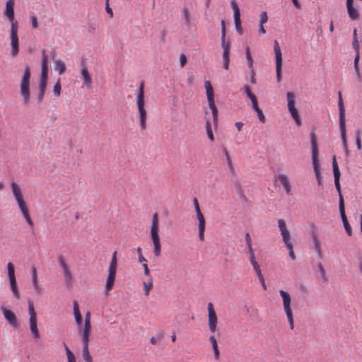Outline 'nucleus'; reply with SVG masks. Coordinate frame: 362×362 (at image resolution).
I'll return each instance as SVG.
<instances>
[{
	"label": "nucleus",
	"instance_id": "nucleus-45",
	"mask_svg": "<svg viewBox=\"0 0 362 362\" xmlns=\"http://www.w3.org/2000/svg\"><path fill=\"white\" fill-rule=\"evenodd\" d=\"M89 337L90 334H82L83 349H89Z\"/></svg>",
	"mask_w": 362,
	"mask_h": 362
},
{
	"label": "nucleus",
	"instance_id": "nucleus-58",
	"mask_svg": "<svg viewBox=\"0 0 362 362\" xmlns=\"http://www.w3.org/2000/svg\"><path fill=\"white\" fill-rule=\"evenodd\" d=\"M226 38V26L224 21H221V39Z\"/></svg>",
	"mask_w": 362,
	"mask_h": 362
},
{
	"label": "nucleus",
	"instance_id": "nucleus-47",
	"mask_svg": "<svg viewBox=\"0 0 362 362\" xmlns=\"http://www.w3.org/2000/svg\"><path fill=\"white\" fill-rule=\"evenodd\" d=\"M352 47L356 53H360V45L358 38L353 39Z\"/></svg>",
	"mask_w": 362,
	"mask_h": 362
},
{
	"label": "nucleus",
	"instance_id": "nucleus-18",
	"mask_svg": "<svg viewBox=\"0 0 362 362\" xmlns=\"http://www.w3.org/2000/svg\"><path fill=\"white\" fill-rule=\"evenodd\" d=\"M81 80L83 82V87L85 88L89 89L92 88V78L88 68L85 66H83L81 68Z\"/></svg>",
	"mask_w": 362,
	"mask_h": 362
},
{
	"label": "nucleus",
	"instance_id": "nucleus-49",
	"mask_svg": "<svg viewBox=\"0 0 362 362\" xmlns=\"http://www.w3.org/2000/svg\"><path fill=\"white\" fill-rule=\"evenodd\" d=\"M257 28V33L259 36H263L266 34L267 30L264 28V25L258 23Z\"/></svg>",
	"mask_w": 362,
	"mask_h": 362
},
{
	"label": "nucleus",
	"instance_id": "nucleus-3",
	"mask_svg": "<svg viewBox=\"0 0 362 362\" xmlns=\"http://www.w3.org/2000/svg\"><path fill=\"white\" fill-rule=\"evenodd\" d=\"M310 143H311V148H312V163L313 166V170L315 172V175L317 181L318 185H321L322 184V175H321V170L320 165L319 161V153L317 145V136L314 132L310 134Z\"/></svg>",
	"mask_w": 362,
	"mask_h": 362
},
{
	"label": "nucleus",
	"instance_id": "nucleus-60",
	"mask_svg": "<svg viewBox=\"0 0 362 362\" xmlns=\"http://www.w3.org/2000/svg\"><path fill=\"white\" fill-rule=\"evenodd\" d=\"M339 211H345L344 200H343V198L341 194H340L339 202Z\"/></svg>",
	"mask_w": 362,
	"mask_h": 362
},
{
	"label": "nucleus",
	"instance_id": "nucleus-16",
	"mask_svg": "<svg viewBox=\"0 0 362 362\" xmlns=\"http://www.w3.org/2000/svg\"><path fill=\"white\" fill-rule=\"evenodd\" d=\"M209 330L214 333L217 326V317L211 303L207 305Z\"/></svg>",
	"mask_w": 362,
	"mask_h": 362
},
{
	"label": "nucleus",
	"instance_id": "nucleus-1",
	"mask_svg": "<svg viewBox=\"0 0 362 362\" xmlns=\"http://www.w3.org/2000/svg\"><path fill=\"white\" fill-rule=\"evenodd\" d=\"M14 0H7L4 10V16L11 24L9 38L11 47V53L13 57L18 55L19 52V41L18 37V22L14 16Z\"/></svg>",
	"mask_w": 362,
	"mask_h": 362
},
{
	"label": "nucleus",
	"instance_id": "nucleus-40",
	"mask_svg": "<svg viewBox=\"0 0 362 362\" xmlns=\"http://www.w3.org/2000/svg\"><path fill=\"white\" fill-rule=\"evenodd\" d=\"M82 356L86 362H93V358L90 354L89 349H82Z\"/></svg>",
	"mask_w": 362,
	"mask_h": 362
},
{
	"label": "nucleus",
	"instance_id": "nucleus-6",
	"mask_svg": "<svg viewBox=\"0 0 362 362\" xmlns=\"http://www.w3.org/2000/svg\"><path fill=\"white\" fill-rule=\"evenodd\" d=\"M338 106L339 111V128L341 132V137L342 141V145L346 153H348L347 141L346 136V122H345V108L344 106L341 92H338Z\"/></svg>",
	"mask_w": 362,
	"mask_h": 362
},
{
	"label": "nucleus",
	"instance_id": "nucleus-23",
	"mask_svg": "<svg viewBox=\"0 0 362 362\" xmlns=\"http://www.w3.org/2000/svg\"><path fill=\"white\" fill-rule=\"evenodd\" d=\"M116 271L108 270V276L106 280L105 289V291L106 293L111 290L114 285V282L115 280Z\"/></svg>",
	"mask_w": 362,
	"mask_h": 362
},
{
	"label": "nucleus",
	"instance_id": "nucleus-48",
	"mask_svg": "<svg viewBox=\"0 0 362 362\" xmlns=\"http://www.w3.org/2000/svg\"><path fill=\"white\" fill-rule=\"evenodd\" d=\"M317 268H318V270L320 273V275H321V277L322 279L324 280V281H327V276H326V274H325V271L323 268V266L321 263H319L317 264Z\"/></svg>",
	"mask_w": 362,
	"mask_h": 362
},
{
	"label": "nucleus",
	"instance_id": "nucleus-30",
	"mask_svg": "<svg viewBox=\"0 0 362 362\" xmlns=\"http://www.w3.org/2000/svg\"><path fill=\"white\" fill-rule=\"evenodd\" d=\"M245 56H246V59L247 62L248 68L250 69V72H253V68H254L253 59L252 57L250 50L248 47H247L245 48Z\"/></svg>",
	"mask_w": 362,
	"mask_h": 362
},
{
	"label": "nucleus",
	"instance_id": "nucleus-53",
	"mask_svg": "<svg viewBox=\"0 0 362 362\" xmlns=\"http://www.w3.org/2000/svg\"><path fill=\"white\" fill-rule=\"evenodd\" d=\"M356 144L357 148L358 150H360L361 148V137H360L359 130H358L356 132Z\"/></svg>",
	"mask_w": 362,
	"mask_h": 362
},
{
	"label": "nucleus",
	"instance_id": "nucleus-21",
	"mask_svg": "<svg viewBox=\"0 0 362 362\" xmlns=\"http://www.w3.org/2000/svg\"><path fill=\"white\" fill-rule=\"evenodd\" d=\"M30 71L28 66L25 69L23 76H22L21 88V90H28L30 85Z\"/></svg>",
	"mask_w": 362,
	"mask_h": 362
},
{
	"label": "nucleus",
	"instance_id": "nucleus-9",
	"mask_svg": "<svg viewBox=\"0 0 362 362\" xmlns=\"http://www.w3.org/2000/svg\"><path fill=\"white\" fill-rule=\"evenodd\" d=\"M28 313L30 315L29 325L33 337L37 340L40 338V332L37 325V317L32 301L28 300Z\"/></svg>",
	"mask_w": 362,
	"mask_h": 362
},
{
	"label": "nucleus",
	"instance_id": "nucleus-56",
	"mask_svg": "<svg viewBox=\"0 0 362 362\" xmlns=\"http://www.w3.org/2000/svg\"><path fill=\"white\" fill-rule=\"evenodd\" d=\"M248 252L250 253V262H255V255L252 247H250V248H248Z\"/></svg>",
	"mask_w": 362,
	"mask_h": 362
},
{
	"label": "nucleus",
	"instance_id": "nucleus-31",
	"mask_svg": "<svg viewBox=\"0 0 362 362\" xmlns=\"http://www.w3.org/2000/svg\"><path fill=\"white\" fill-rule=\"evenodd\" d=\"M221 47L223 49V55L229 56L230 55V44L229 41H227L225 39H221Z\"/></svg>",
	"mask_w": 362,
	"mask_h": 362
},
{
	"label": "nucleus",
	"instance_id": "nucleus-37",
	"mask_svg": "<svg viewBox=\"0 0 362 362\" xmlns=\"http://www.w3.org/2000/svg\"><path fill=\"white\" fill-rule=\"evenodd\" d=\"M117 252L115 251L112 254V259L109 265L108 270L117 271Z\"/></svg>",
	"mask_w": 362,
	"mask_h": 362
},
{
	"label": "nucleus",
	"instance_id": "nucleus-33",
	"mask_svg": "<svg viewBox=\"0 0 362 362\" xmlns=\"http://www.w3.org/2000/svg\"><path fill=\"white\" fill-rule=\"evenodd\" d=\"M45 92H32L33 98L32 100V103L40 104L44 98Z\"/></svg>",
	"mask_w": 362,
	"mask_h": 362
},
{
	"label": "nucleus",
	"instance_id": "nucleus-52",
	"mask_svg": "<svg viewBox=\"0 0 362 362\" xmlns=\"http://www.w3.org/2000/svg\"><path fill=\"white\" fill-rule=\"evenodd\" d=\"M209 341L211 343V345H212V348H213V350H215L216 349H218V344H217V341L216 339V338L214 337V336H211L209 337Z\"/></svg>",
	"mask_w": 362,
	"mask_h": 362
},
{
	"label": "nucleus",
	"instance_id": "nucleus-46",
	"mask_svg": "<svg viewBox=\"0 0 362 362\" xmlns=\"http://www.w3.org/2000/svg\"><path fill=\"white\" fill-rule=\"evenodd\" d=\"M254 111L256 112L259 119L262 122H265V116H264L262 110L259 107H257V108L255 109Z\"/></svg>",
	"mask_w": 362,
	"mask_h": 362
},
{
	"label": "nucleus",
	"instance_id": "nucleus-42",
	"mask_svg": "<svg viewBox=\"0 0 362 362\" xmlns=\"http://www.w3.org/2000/svg\"><path fill=\"white\" fill-rule=\"evenodd\" d=\"M82 334H90L91 332V323L84 322L83 327L80 329Z\"/></svg>",
	"mask_w": 362,
	"mask_h": 362
},
{
	"label": "nucleus",
	"instance_id": "nucleus-8",
	"mask_svg": "<svg viewBox=\"0 0 362 362\" xmlns=\"http://www.w3.org/2000/svg\"><path fill=\"white\" fill-rule=\"evenodd\" d=\"M279 294H280L281 297L282 298L284 310L286 317L288 318V321L289 322L290 327L291 329H293L294 324H293V312H292V310L291 308V296L287 291H286L284 290H280Z\"/></svg>",
	"mask_w": 362,
	"mask_h": 362
},
{
	"label": "nucleus",
	"instance_id": "nucleus-19",
	"mask_svg": "<svg viewBox=\"0 0 362 362\" xmlns=\"http://www.w3.org/2000/svg\"><path fill=\"white\" fill-rule=\"evenodd\" d=\"M332 168H333V173H334V185L340 195L341 194V188H340V183H339L340 172H339V169L338 168L337 163L335 156H334L332 157Z\"/></svg>",
	"mask_w": 362,
	"mask_h": 362
},
{
	"label": "nucleus",
	"instance_id": "nucleus-41",
	"mask_svg": "<svg viewBox=\"0 0 362 362\" xmlns=\"http://www.w3.org/2000/svg\"><path fill=\"white\" fill-rule=\"evenodd\" d=\"M206 133H207L208 138L211 141H213L214 140V135H213V133H212L211 126V123H210L209 120H206Z\"/></svg>",
	"mask_w": 362,
	"mask_h": 362
},
{
	"label": "nucleus",
	"instance_id": "nucleus-28",
	"mask_svg": "<svg viewBox=\"0 0 362 362\" xmlns=\"http://www.w3.org/2000/svg\"><path fill=\"white\" fill-rule=\"evenodd\" d=\"M9 285H10L11 291V292L13 293V297L16 299H18V300L20 299L21 298V293H20V292L18 291V288L16 280L10 281H9Z\"/></svg>",
	"mask_w": 362,
	"mask_h": 362
},
{
	"label": "nucleus",
	"instance_id": "nucleus-64",
	"mask_svg": "<svg viewBox=\"0 0 362 362\" xmlns=\"http://www.w3.org/2000/svg\"><path fill=\"white\" fill-rule=\"evenodd\" d=\"M250 263L252 264L253 269L255 272L260 269V267L256 260H255V262H250Z\"/></svg>",
	"mask_w": 362,
	"mask_h": 362
},
{
	"label": "nucleus",
	"instance_id": "nucleus-34",
	"mask_svg": "<svg viewBox=\"0 0 362 362\" xmlns=\"http://www.w3.org/2000/svg\"><path fill=\"white\" fill-rule=\"evenodd\" d=\"M7 269H8V276L9 281L16 280V276H15L14 266L11 262H8L7 264Z\"/></svg>",
	"mask_w": 362,
	"mask_h": 362
},
{
	"label": "nucleus",
	"instance_id": "nucleus-38",
	"mask_svg": "<svg viewBox=\"0 0 362 362\" xmlns=\"http://www.w3.org/2000/svg\"><path fill=\"white\" fill-rule=\"evenodd\" d=\"M22 100L24 103H32L33 95H31L32 92H21Z\"/></svg>",
	"mask_w": 362,
	"mask_h": 362
},
{
	"label": "nucleus",
	"instance_id": "nucleus-29",
	"mask_svg": "<svg viewBox=\"0 0 362 362\" xmlns=\"http://www.w3.org/2000/svg\"><path fill=\"white\" fill-rule=\"evenodd\" d=\"M313 245H314V247L316 250V252H317V255L319 256L320 258H322V250H321V245H320V242L316 234H313Z\"/></svg>",
	"mask_w": 362,
	"mask_h": 362
},
{
	"label": "nucleus",
	"instance_id": "nucleus-62",
	"mask_svg": "<svg viewBox=\"0 0 362 362\" xmlns=\"http://www.w3.org/2000/svg\"><path fill=\"white\" fill-rule=\"evenodd\" d=\"M204 87L206 90H212V86L209 81L204 82Z\"/></svg>",
	"mask_w": 362,
	"mask_h": 362
},
{
	"label": "nucleus",
	"instance_id": "nucleus-61",
	"mask_svg": "<svg viewBox=\"0 0 362 362\" xmlns=\"http://www.w3.org/2000/svg\"><path fill=\"white\" fill-rule=\"evenodd\" d=\"M245 241L247 246V248H250V247H252V240L250 238V236L248 233L245 234Z\"/></svg>",
	"mask_w": 362,
	"mask_h": 362
},
{
	"label": "nucleus",
	"instance_id": "nucleus-17",
	"mask_svg": "<svg viewBox=\"0 0 362 362\" xmlns=\"http://www.w3.org/2000/svg\"><path fill=\"white\" fill-rule=\"evenodd\" d=\"M206 93L207 96L208 105L212 112L213 120L214 123H216L218 120V110L215 104L214 92Z\"/></svg>",
	"mask_w": 362,
	"mask_h": 362
},
{
	"label": "nucleus",
	"instance_id": "nucleus-36",
	"mask_svg": "<svg viewBox=\"0 0 362 362\" xmlns=\"http://www.w3.org/2000/svg\"><path fill=\"white\" fill-rule=\"evenodd\" d=\"M268 20L269 16L267 12L266 11H262L259 15L258 23L264 25L268 22Z\"/></svg>",
	"mask_w": 362,
	"mask_h": 362
},
{
	"label": "nucleus",
	"instance_id": "nucleus-50",
	"mask_svg": "<svg viewBox=\"0 0 362 362\" xmlns=\"http://www.w3.org/2000/svg\"><path fill=\"white\" fill-rule=\"evenodd\" d=\"M31 23L33 28H37L38 27L37 18L35 15H32L30 16Z\"/></svg>",
	"mask_w": 362,
	"mask_h": 362
},
{
	"label": "nucleus",
	"instance_id": "nucleus-59",
	"mask_svg": "<svg viewBox=\"0 0 362 362\" xmlns=\"http://www.w3.org/2000/svg\"><path fill=\"white\" fill-rule=\"evenodd\" d=\"M64 349L66 350V356H67V359H69V355L71 354V356L73 357H75L74 354L72 353V351L70 350V349L69 348V346L66 345V343H64Z\"/></svg>",
	"mask_w": 362,
	"mask_h": 362
},
{
	"label": "nucleus",
	"instance_id": "nucleus-32",
	"mask_svg": "<svg viewBox=\"0 0 362 362\" xmlns=\"http://www.w3.org/2000/svg\"><path fill=\"white\" fill-rule=\"evenodd\" d=\"M153 286V284L151 279L146 281H143L144 292L146 296L149 295L150 291L152 289Z\"/></svg>",
	"mask_w": 362,
	"mask_h": 362
},
{
	"label": "nucleus",
	"instance_id": "nucleus-63",
	"mask_svg": "<svg viewBox=\"0 0 362 362\" xmlns=\"http://www.w3.org/2000/svg\"><path fill=\"white\" fill-rule=\"evenodd\" d=\"M193 202H194V208H195V211H196V214H197L198 211H201L197 198H194Z\"/></svg>",
	"mask_w": 362,
	"mask_h": 362
},
{
	"label": "nucleus",
	"instance_id": "nucleus-35",
	"mask_svg": "<svg viewBox=\"0 0 362 362\" xmlns=\"http://www.w3.org/2000/svg\"><path fill=\"white\" fill-rule=\"evenodd\" d=\"M247 98L251 100L252 107L253 110L259 107L257 100L253 92H245Z\"/></svg>",
	"mask_w": 362,
	"mask_h": 362
},
{
	"label": "nucleus",
	"instance_id": "nucleus-25",
	"mask_svg": "<svg viewBox=\"0 0 362 362\" xmlns=\"http://www.w3.org/2000/svg\"><path fill=\"white\" fill-rule=\"evenodd\" d=\"M73 308H74V315L76 323L77 326L78 327V328L81 329L82 327V316L81 315V313H80V310L78 308V305L76 301H74Z\"/></svg>",
	"mask_w": 362,
	"mask_h": 362
},
{
	"label": "nucleus",
	"instance_id": "nucleus-54",
	"mask_svg": "<svg viewBox=\"0 0 362 362\" xmlns=\"http://www.w3.org/2000/svg\"><path fill=\"white\" fill-rule=\"evenodd\" d=\"M223 67L228 70L229 67V56L223 55Z\"/></svg>",
	"mask_w": 362,
	"mask_h": 362
},
{
	"label": "nucleus",
	"instance_id": "nucleus-14",
	"mask_svg": "<svg viewBox=\"0 0 362 362\" xmlns=\"http://www.w3.org/2000/svg\"><path fill=\"white\" fill-rule=\"evenodd\" d=\"M230 6L233 10V18H234L235 29L240 35H242L243 30L241 27L240 13L239 6L235 0L230 1Z\"/></svg>",
	"mask_w": 362,
	"mask_h": 362
},
{
	"label": "nucleus",
	"instance_id": "nucleus-55",
	"mask_svg": "<svg viewBox=\"0 0 362 362\" xmlns=\"http://www.w3.org/2000/svg\"><path fill=\"white\" fill-rule=\"evenodd\" d=\"M179 59H180V66L182 67H183L185 65V64L187 63V57L184 54H182L180 55Z\"/></svg>",
	"mask_w": 362,
	"mask_h": 362
},
{
	"label": "nucleus",
	"instance_id": "nucleus-20",
	"mask_svg": "<svg viewBox=\"0 0 362 362\" xmlns=\"http://www.w3.org/2000/svg\"><path fill=\"white\" fill-rule=\"evenodd\" d=\"M277 180L281 183L283 185L286 194L291 195L292 194V187L289 180L288 175L285 174H279L277 177Z\"/></svg>",
	"mask_w": 362,
	"mask_h": 362
},
{
	"label": "nucleus",
	"instance_id": "nucleus-15",
	"mask_svg": "<svg viewBox=\"0 0 362 362\" xmlns=\"http://www.w3.org/2000/svg\"><path fill=\"white\" fill-rule=\"evenodd\" d=\"M0 309L5 320L11 327L16 328L19 326L16 316L12 310L7 309L4 306H1Z\"/></svg>",
	"mask_w": 362,
	"mask_h": 362
},
{
	"label": "nucleus",
	"instance_id": "nucleus-2",
	"mask_svg": "<svg viewBox=\"0 0 362 362\" xmlns=\"http://www.w3.org/2000/svg\"><path fill=\"white\" fill-rule=\"evenodd\" d=\"M11 187L13 197L18 203V207L22 212L23 217L25 218L28 225L32 227L33 223L30 218L26 204L23 200V197L20 186L16 182L13 181L11 182Z\"/></svg>",
	"mask_w": 362,
	"mask_h": 362
},
{
	"label": "nucleus",
	"instance_id": "nucleus-43",
	"mask_svg": "<svg viewBox=\"0 0 362 362\" xmlns=\"http://www.w3.org/2000/svg\"><path fill=\"white\" fill-rule=\"evenodd\" d=\"M185 23L189 25L190 24V13L187 8H184L182 10Z\"/></svg>",
	"mask_w": 362,
	"mask_h": 362
},
{
	"label": "nucleus",
	"instance_id": "nucleus-11",
	"mask_svg": "<svg viewBox=\"0 0 362 362\" xmlns=\"http://www.w3.org/2000/svg\"><path fill=\"white\" fill-rule=\"evenodd\" d=\"M144 92H139L136 104L139 115V124L141 129H146V112L144 108Z\"/></svg>",
	"mask_w": 362,
	"mask_h": 362
},
{
	"label": "nucleus",
	"instance_id": "nucleus-51",
	"mask_svg": "<svg viewBox=\"0 0 362 362\" xmlns=\"http://www.w3.org/2000/svg\"><path fill=\"white\" fill-rule=\"evenodd\" d=\"M343 226H344V229H345L346 232L347 233V234L349 235H351V233H352V230H351V226L349 225V222L348 221H344Z\"/></svg>",
	"mask_w": 362,
	"mask_h": 362
},
{
	"label": "nucleus",
	"instance_id": "nucleus-24",
	"mask_svg": "<svg viewBox=\"0 0 362 362\" xmlns=\"http://www.w3.org/2000/svg\"><path fill=\"white\" fill-rule=\"evenodd\" d=\"M31 276H32V283H33V288L37 292V293H42V291H43V288L41 287V286L38 284V281H37V270H36V268L35 267H32V269H31Z\"/></svg>",
	"mask_w": 362,
	"mask_h": 362
},
{
	"label": "nucleus",
	"instance_id": "nucleus-26",
	"mask_svg": "<svg viewBox=\"0 0 362 362\" xmlns=\"http://www.w3.org/2000/svg\"><path fill=\"white\" fill-rule=\"evenodd\" d=\"M53 60L55 71H57L59 75L64 74L66 70L65 63L59 59H53Z\"/></svg>",
	"mask_w": 362,
	"mask_h": 362
},
{
	"label": "nucleus",
	"instance_id": "nucleus-10",
	"mask_svg": "<svg viewBox=\"0 0 362 362\" xmlns=\"http://www.w3.org/2000/svg\"><path fill=\"white\" fill-rule=\"evenodd\" d=\"M295 99L296 96L293 92H287V101H288V109L289 112L291 113L292 117L295 120L296 124L298 126L301 125L302 121L299 115L298 110L295 107Z\"/></svg>",
	"mask_w": 362,
	"mask_h": 362
},
{
	"label": "nucleus",
	"instance_id": "nucleus-27",
	"mask_svg": "<svg viewBox=\"0 0 362 362\" xmlns=\"http://www.w3.org/2000/svg\"><path fill=\"white\" fill-rule=\"evenodd\" d=\"M360 53H356L354 60V74L357 78H361L362 73L359 66Z\"/></svg>",
	"mask_w": 362,
	"mask_h": 362
},
{
	"label": "nucleus",
	"instance_id": "nucleus-39",
	"mask_svg": "<svg viewBox=\"0 0 362 362\" xmlns=\"http://www.w3.org/2000/svg\"><path fill=\"white\" fill-rule=\"evenodd\" d=\"M196 215L199 221L198 228H205V219L202 211H198Z\"/></svg>",
	"mask_w": 362,
	"mask_h": 362
},
{
	"label": "nucleus",
	"instance_id": "nucleus-12",
	"mask_svg": "<svg viewBox=\"0 0 362 362\" xmlns=\"http://www.w3.org/2000/svg\"><path fill=\"white\" fill-rule=\"evenodd\" d=\"M274 53L276 64V72L278 81L281 80L282 74L283 58L280 45L277 40L274 42Z\"/></svg>",
	"mask_w": 362,
	"mask_h": 362
},
{
	"label": "nucleus",
	"instance_id": "nucleus-7",
	"mask_svg": "<svg viewBox=\"0 0 362 362\" xmlns=\"http://www.w3.org/2000/svg\"><path fill=\"white\" fill-rule=\"evenodd\" d=\"M278 226L282 236V240L288 250L289 257L292 260H295L296 256L293 252V244L291 241L290 232L287 229L286 223L284 219L278 220Z\"/></svg>",
	"mask_w": 362,
	"mask_h": 362
},
{
	"label": "nucleus",
	"instance_id": "nucleus-13",
	"mask_svg": "<svg viewBox=\"0 0 362 362\" xmlns=\"http://www.w3.org/2000/svg\"><path fill=\"white\" fill-rule=\"evenodd\" d=\"M345 5L347 14L351 21H357L360 18V11L355 0H346Z\"/></svg>",
	"mask_w": 362,
	"mask_h": 362
},
{
	"label": "nucleus",
	"instance_id": "nucleus-4",
	"mask_svg": "<svg viewBox=\"0 0 362 362\" xmlns=\"http://www.w3.org/2000/svg\"><path fill=\"white\" fill-rule=\"evenodd\" d=\"M158 231V216L157 213H155L152 217L150 235L153 245V253L154 255L157 257H160L161 253V244Z\"/></svg>",
	"mask_w": 362,
	"mask_h": 362
},
{
	"label": "nucleus",
	"instance_id": "nucleus-22",
	"mask_svg": "<svg viewBox=\"0 0 362 362\" xmlns=\"http://www.w3.org/2000/svg\"><path fill=\"white\" fill-rule=\"evenodd\" d=\"M59 264L63 269L64 276L66 283L67 284H70L72 281V275H71V271L69 269V267H68L66 263L64 262V260L62 259H59Z\"/></svg>",
	"mask_w": 362,
	"mask_h": 362
},
{
	"label": "nucleus",
	"instance_id": "nucleus-57",
	"mask_svg": "<svg viewBox=\"0 0 362 362\" xmlns=\"http://www.w3.org/2000/svg\"><path fill=\"white\" fill-rule=\"evenodd\" d=\"M198 230H199V238L200 240H204V230H205V228H198Z\"/></svg>",
	"mask_w": 362,
	"mask_h": 362
},
{
	"label": "nucleus",
	"instance_id": "nucleus-44",
	"mask_svg": "<svg viewBox=\"0 0 362 362\" xmlns=\"http://www.w3.org/2000/svg\"><path fill=\"white\" fill-rule=\"evenodd\" d=\"M223 152H224V154H225L226 160H227L228 167L230 169V172L232 173H234V169H233V167L232 162L230 160V156L228 155V151H227V150L226 148L223 149Z\"/></svg>",
	"mask_w": 362,
	"mask_h": 362
},
{
	"label": "nucleus",
	"instance_id": "nucleus-5",
	"mask_svg": "<svg viewBox=\"0 0 362 362\" xmlns=\"http://www.w3.org/2000/svg\"><path fill=\"white\" fill-rule=\"evenodd\" d=\"M41 57L39 87L40 90H45L47 88L49 73V56L46 49L41 51Z\"/></svg>",
	"mask_w": 362,
	"mask_h": 362
}]
</instances>
